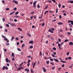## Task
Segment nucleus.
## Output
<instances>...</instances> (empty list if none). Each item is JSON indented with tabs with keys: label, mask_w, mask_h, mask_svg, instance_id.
I'll return each instance as SVG.
<instances>
[{
	"label": "nucleus",
	"mask_w": 73,
	"mask_h": 73,
	"mask_svg": "<svg viewBox=\"0 0 73 73\" xmlns=\"http://www.w3.org/2000/svg\"><path fill=\"white\" fill-rule=\"evenodd\" d=\"M2 36L3 37V38H5V41H7V42H9V40H8V39H7V38H6V37L5 36H4L3 35H2Z\"/></svg>",
	"instance_id": "f257e3e1"
},
{
	"label": "nucleus",
	"mask_w": 73,
	"mask_h": 73,
	"mask_svg": "<svg viewBox=\"0 0 73 73\" xmlns=\"http://www.w3.org/2000/svg\"><path fill=\"white\" fill-rule=\"evenodd\" d=\"M36 2H37L36 1L34 2L33 4L34 5H33V7H36Z\"/></svg>",
	"instance_id": "f03ea898"
},
{
	"label": "nucleus",
	"mask_w": 73,
	"mask_h": 73,
	"mask_svg": "<svg viewBox=\"0 0 73 73\" xmlns=\"http://www.w3.org/2000/svg\"><path fill=\"white\" fill-rule=\"evenodd\" d=\"M11 26H14V27H15L16 26V24L15 23H11Z\"/></svg>",
	"instance_id": "7ed1b4c3"
},
{
	"label": "nucleus",
	"mask_w": 73,
	"mask_h": 73,
	"mask_svg": "<svg viewBox=\"0 0 73 73\" xmlns=\"http://www.w3.org/2000/svg\"><path fill=\"white\" fill-rule=\"evenodd\" d=\"M13 3H15V4H18V2H17V1H15V0H13Z\"/></svg>",
	"instance_id": "20e7f679"
},
{
	"label": "nucleus",
	"mask_w": 73,
	"mask_h": 73,
	"mask_svg": "<svg viewBox=\"0 0 73 73\" xmlns=\"http://www.w3.org/2000/svg\"><path fill=\"white\" fill-rule=\"evenodd\" d=\"M49 32H50V33H53V31H52L50 29H49Z\"/></svg>",
	"instance_id": "39448f33"
},
{
	"label": "nucleus",
	"mask_w": 73,
	"mask_h": 73,
	"mask_svg": "<svg viewBox=\"0 0 73 73\" xmlns=\"http://www.w3.org/2000/svg\"><path fill=\"white\" fill-rule=\"evenodd\" d=\"M14 17H16L17 19H19L20 18V16L19 15H16L14 16Z\"/></svg>",
	"instance_id": "423d86ee"
},
{
	"label": "nucleus",
	"mask_w": 73,
	"mask_h": 73,
	"mask_svg": "<svg viewBox=\"0 0 73 73\" xmlns=\"http://www.w3.org/2000/svg\"><path fill=\"white\" fill-rule=\"evenodd\" d=\"M42 69H43V71L44 72H46V70L45 68L44 67H42Z\"/></svg>",
	"instance_id": "0eeeda50"
},
{
	"label": "nucleus",
	"mask_w": 73,
	"mask_h": 73,
	"mask_svg": "<svg viewBox=\"0 0 73 73\" xmlns=\"http://www.w3.org/2000/svg\"><path fill=\"white\" fill-rule=\"evenodd\" d=\"M69 44L70 45H73V43L72 42H69Z\"/></svg>",
	"instance_id": "6e6552de"
},
{
	"label": "nucleus",
	"mask_w": 73,
	"mask_h": 73,
	"mask_svg": "<svg viewBox=\"0 0 73 73\" xmlns=\"http://www.w3.org/2000/svg\"><path fill=\"white\" fill-rule=\"evenodd\" d=\"M15 13V11H13L10 13V15H13V13Z\"/></svg>",
	"instance_id": "1a4fd4ad"
},
{
	"label": "nucleus",
	"mask_w": 73,
	"mask_h": 73,
	"mask_svg": "<svg viewBox=\"0 0 73 73\" xmlns=\"http://www.w3.org/2000/svg\"><path fill=\"white\" fill-rule=\"evenodd\" d=\"M54 61H55L56 62H59V61L57 59H56L55 58H54Z\"/></svg>",
	"instance_id": "9d476101"
},
{
	"label": "nucleus",
	"mask_w": 73,
	"mask_h": 73,
	"mask_svg": "<svg viewBox=\"0 0 73 73\" xmlns=\"http://www.w3.org/2000/svg\"><path fill=\"white\" fill-rule=\"evenodd\" d=\"M68 25L70 27V28H72V27L73 26H72V24L69 23Z\"/></svg>",
	"instance_id": "9b49d317"
},
{
	"label": "nucleus",
	"mask_w": 73,
	"mask_h": 73,
	"mask_svg": "<svg viewBox=\"0 0 73 73\" xmlns=\"http://www.w3.org/2000/svg\"><path fill=\"white\" fill-rule=\"evenodd\" d=\"M58 24L59 25H62L63 24V23H62V22H58Z\"/></svg>",
	"instance_id": "f8f14e48"
},
{
	"label": "nucleus",
	"mask_w": 73,
	"mask_h": 73,
	"mask_svg": "<svg viewBox=\"0 0 73 73\" xmlns=\"http://www.w3.org/2000/svg\"><path fill=\"white\" fill-rule=\"evenodd\" d=\"M23 67H21L20 68H19L18 69V70H21V69H23Z\"/></svg>",
	"instance_id": "ddd939ff"
},
{
	"label": "nucleus",
	"mask_w": 73,
	"mask_h": 73,
	"mask_svg": "<svg viewBox=\"0 0 73 73\" xmlns=\"http://www.w3.org/2000/svg\"><path fill=\"white\" fill-rule=\"evenodd\" d=\"M18 30H19V31H21V32H22V31H23V30H22V29H21L20 28H18Z\"/></svg>",
	"instance_id": "4468645a"
},
{
	"label": "nucleus",
	"mask_w": 73,
	"mask_h": 73,
	"mask_svg": "<svg viewBox=\"0 0 73 73\" xmlns=\"http://www.w3.org/2000/svg\"><path fill=\"white\" fill-rule=\"evenodd\" d=\"M48 11H46L45 12L44 15H46V14L47 13H48Z\"/></svg>",
	"instance_id": "2eb2a0df"
},
{
	"label": "nucleus",
	"mask_w": 73,
	"mask_h": 73,
	"mask_svg": "<svg viewBox=\"0 0 73 73\" xmlns=\"http://www.w3.org/2000/svg\"><path fill=\"white\" fill-rule=\"evenodd\" d=\"M35 65H36V62H35L33 65V68H35Z\"/></svg>",
	"instance_id": "dca6fc26"
},
{
	"label": "nucleus",
	"mask_w": 73,
	"mask_h": 73,
	"mask_svg": "<svg viewBox=\"0 0 73 73\" xmlns=\"http://www.w3.org/2000/svg\"><path fill=\"white\" fill-rule=\"evenodd\" d=\"M6 61L7 62H8V58H6Z\"/></svg>",
	"instance_id": "f3484780"
},
{
	"label": "nucleus",
	"mask_w": 73,
	"mask_h": 73,
	"mask_svg": "<svg viewBox=\"0 0 73 73\" xmlns=\"http://www.w3.org/2000/svg\"><path fill=\"white\" fill-rule=\"evenodd\" d=\"M27 57L28 58H31V59H32V58H32V57L31 56H27Z\"/></svg>",
	"instance_id": "a211bd4d"
},
{
	"label": "nucleus",
	"mask_w": 73,
	"mask_h": 73,
	"mask_svg": "<svg viewBox=\"0 0 73 73\" xmlns=\"http://www.w3.org/2000/svg\"><path fill=\"white\" fill-rule=\"evenodd\" d=\"M23 63V62H22V63L20 64V65H19V66H21V65H22Z\"/></svg>",
	"instance_id": "6ab92c4d"
},
{
	"label": "nucleus",
	"mask_w": 73,
	"mask_h": 73,
	"mask_svg": "<svg viewBox=\"0 0 73 73\" xmlns=\"http://www.w3.org/2000/svg\"><path fill=\"white\" fill-rule=\"evenodd\" d=\"M14 36L12 37V38L11 39V41H13V39H14Z\"/></svg>",
	"instance_id": "aec40b11"
},
{
	"label": "nucleus",
	"mask_w": 73,
	"mask_h": 73,
	"mask_svg": "<svg viewBox=\"0 0 73 73\" xmlns=\"http://www.w3.org/2000/svg\"><path fill=\"white\" fill-rule=\"evenodd\" d=\"M6 27H9V25L8 24L6 25Z\"/></svg>",
	"instance_id": "412c9836"
},
{
	"label": "nucleus",
	"mask_w": 73,
	"mask_h": 73,
	"mask_svg": "<svg viewBox=\"0 0 73 73\" xmlns=\"http://www.w3.org/2000/svg\"><path fill=\"white\" fill-rule=\"evenodd\" d=\"M25 70L26 71H27V72H29V70L28 69H25Z\"/></svg>",
	"instance_id": "4be33fe9"
},
{
	"label": "nucleus",
	"mask_w": 73,
	"mask_h": 73,
	"mask_svg": "<svg viewBox=\"0 0 73 73\" xmlns=\"http://www.w3.org/2000/svg\"><path fill=\"white\" fill-rule=\"evenodd\" d=\"M58 9H56V13H58Z\"/></svg>",
	"instance_id": "5701e85b"
},
{
	"label": "nucleus",
	"mask_w": 73,
	"mask_h": 73,
	"mask_svg": "<svg viewBox=\"0 0 73 73\" xmlns=\"http://www.w3.org/2000/svg\"><path fill=\"white\" fill-rule=\"evenodd\" d=\"M30 44H32L33 43V41H31L29 42Z\"/></svg>",
	"instance_id": "b1692460"
},
{
	"label": "nucleus",
	"mask_w": 73,
	"mask_h": 73,
	"mask_svg": "<svg viewBox=\"0 0 73 73\" xmlns=\"http://www.w3.org/2000/svg\"><path fill=\"white\" fill-rule=\"evenodd\" d=\"M30 49H32L33 48V46H31L29 47Z\"/></svg>",
	"instance_id": "393cba45"
},
{
	"label": "nucleus",
	"mask_w": 73,
	"mask_h": 73,
	"mask_svg": "<svg viewBox=\"0 0 73 73\" xmlns=\"http://www.w3.org/2000/svg\"><path fill=\"white\" fill-rule=\"evenodd\" d=\"M5 69V66H4L3 68V70H4V69Z\"/></svg>",
	"instance_id": "a878e982"
},
{
	"label": "nucleus",
	"mask_w": 73,
	"mask_h": 73,
	"mask_svg": "<svg viewBox=\"0 0 73 73\" xmlns=\"http://www.w3.org/2000/svg\"><path fill=\"white\" fill-rule=\"evenodd\" d=\"M52 49L53 50H56V48L55 47H54V48H53Z\"/></svg>",
	"instance_id": "bb28decb"
},
{
	"label": "nucleus",
	"mask_w": 73,
	"mask_h": 73,
	"mask_svg": "<svg viewBox=\"0 0 73 73\" xmlns=\"http://www.w3.org/2000/svg\"><path fill=\"white\" fill-rule=\"evenodd\" d=\"M46 62L47 64H49V61H47Z\"/></svg>",
	"instance_id": "cd10ccee"
},
{
	"label": "nucleus",
	"mask_w": 73,
	"mask_h": 73,
	"mask_svg": "<svg viewBox=\"0 0 73 73\" xmlns=\"http://www.w3.org/2000/svg\"><path fill=\"white\" fill-rule=\"evenodd\" d=\"M2 20H3V22H4V21H5V18H3L2 19Z\"/></svg>",
	"instance_id": "c85d7f7f"
},
{
	"label": "nucleus",
	"mask_w": 73,
	"mask_h": 73,
	"mask_svg": "<svg viewBox=\"0 0 73 73\" xmlns=\"http://www.w3.org/2000/svg\"><path fill=\"white\" fill-rule=\"evenodd\" d=\"M48 8V6L46 7H45L44 8V9H46Z\"/></svg>",
	"instance_id": "c756f323"
},
{
	"label": "nucleus",
	"mask_w": 73,
	"mask_h": 73,
	"mask_svg": "<svg viewBox=\"0 0 73 73\" xmlns=\"http://www.w3.org/2000/svg\"><path fill=\"white\" fill-rule=\"evenodd\" d=\"M14 56H15V54H14V53H12V57H14Z\"/></svg>",
	"instance_id": "7c9ffc66"
},
{
	"label": "nucleus",
	"mask_w": 73,
	"mask_h": 73,
	"mask_svg": "<svg viewBox=\"0 0 73 73\" xmlns=\"http://www.w3.org/2000/svg\"><path fill=\"white\" fill-rule=\"evenodd\" d=\"M5 69H6V70H8V67L6 66L5 67Z\"/></svg>",
	"instance_id": "2f4dec72"
},
{
	"label": "nucleus",
	"mask_w": 73,
	"mask_h": 73,
	"mask_svg": "<svg viewBox=\"0 0 73 73\" xmlns=\"http://www.w3.org/2000/svg\"><path fill=\"white\" fill-rule=\"evenodd\" d=\"M56 21V19L53 20L52 21V22H55Z\"/></svg>",
	"instance_id": "473e14b6"
},
{
	"label": "nucleus",
	"mask_w": 73,
	"mask_h": 73,
	"mask_svg": "<svg viewBox=\"0 0 73 73\" xmlns=\"http://www.w3.org/2000/svg\"><path fill=\"white\" fill-rule=\"evenodd\" d=\"M40 57H41V56H42V53H41V52H40Z\"/></svg>",
	"instance_id": "72a5a7b5"
},
{
	"label": "nucleus",
	"mask_w": 73,
	"mask_h": 73,
	"mask_svg": "<svg viewBox=\"0 0 73 73\" xmlns=\"http://www.w3.org/2000/svg\"><path fill=\"white\" fill-rule=\"evenodd\" d=\"M31 62V60H29L28 61V62H29H29Z\"/></svg>",
	"instance_id": "f704fd0d"
},
{
	"label": "nucleus",
	"mask_w": 73,
	"mask_h": 73,
	"mask_svg": "<svg viewBox=\"0 0 73 73\" xmlns=\"http://www.w3.org/2000/svg\"><path fill=\"white\" fill-rule=\"evenodd\" d=\"M71 24H72V25H73V21H71Z\"/></svg>",
	"instance_id": "c9c22d12"
},
{
	"label": "nucleus",
	"mask_w": 73,
	"mask_h": 73,
	"mask_svg": "<svg viewBox=\"0 0 73 73\" xmlns=\"http://www.w3.org/2000/svg\"><path fill=\"white\" fill-rule=\"evenodd\" d=\"M70 53V52H68L66 54L67 55H69Z\"/></svg>",
	"instance_id": "e433bc0d"
},
{
	"label": "nucleus",
	"mask_w": 73,
	"mask_h": 73,
	"mask_svg": "<svg viewBox=\"0 0 73 73\" xmlns=\"http://www.w3.org/2000/svg\"><path fill=\"white\" fill-rule=\"evenodd\" d=\"M52 57H55V56L54 55L52 54Z\"/></svg>",
	"instance_id": "4c0bfd02"
},
{
	"label": "nucleus",
	"mask_w": 73,
	"mask_h": 73,
	"mask_svg": "<svg viewBox=\"0 0 73 73\" xmlns=\"http://www.w3.org/2000/svg\"><path fill=\"white\" fill-rule=\"evenodd\" d=\"M59 18L60 19H62V17H61V15H60Z\"/></svg>",
	"instance_id": "58836bf2"
},
{
	"label": "nucleus",
	"mask_w": 73,
	"mask_h": 73,
	"mask_svg": "<svg viewBox=\"0 0 73 73\" xmlns=\"http://www.w3.org/2000/svg\"><path fill=\"white\" fill-rule=\"evenodd\" d=\"M59 8H60L61 7V4H58Z\"/></svg>",
	"instance_id": "ea45409f"
},
{
	"label": "nucleus",
	"mask_w": 73,
	"mask_h": 73,
	"mask_svg": "<svg viewBox=\"0 0 73 73\" xmlns=\"http://www.w3.org/2000/svg\"><path fill=\"white\" fill-rule=\"evenodd\" d=\"M67 41H68V39H66L64 40V42H66Z\"/></svg>",
	"instance_id": "a19ab883"
},
{
	"label": "nucleus",
	"mask_w": 73,
	"mask_h": 73,
	"mask_svg": "<svg viewBox=\"0 0 73 73\" xmlns=\"http://www.w3.org/2000/svg\"><path fill=\"white\" fill-rule=\"evenodd\" d=\"M14 11H16L17 10V8H16V7H15L14 9Z\"/></svg>",
	"instance_id": "79ce46f5"
},
{
	"label": "nucleus",
	"mask_w": 73,
	"mask_h": 73,
	"mask_svg": "<svg viewBox=\"0 0 73 73\" xmlns=\"http://www.w3.org/2000/svg\"><path fill=\"white\" fill-rule=\"evenodd\" d=\"M37 8H40V5H37Z\"/></svg>",
	"instance_id": "37998d69"
},
{
	"label": "nucleus",
	"mask_w": 73,
	"mask_h": 73,
	"mask_svg": "<svg viewBox=\"0 0 73 73\" xmlns=\"http://www.w3.org/2000/svg\"><path fill=\"white\" fill-rule=\"evenodd\" d=\"M19 12H17L16 13H15V15H18V14H19Z\"/></svg>",
	"instance_id": "c03bdc74"
},
{
	"label": "nucleus",
	"mask_w": 73,
	"mask_h": 73,
	"mask_svg": "<svg viewBox=\"0 0 73 73\" xmlns=\"http://www.w3.org/2000/svg\"><path fill=\"white\" fill-rule=\"evenodd\" d=\"M68 59L69 60H71L72 59V57H68Z\"/></svg>",
	"instance_id": "a18cd8bd"
},
{
	"label": "nucleus",
	"mask_w": 73,
	"mask_h": 73,
	"mask_svg": "<svg viewBox=\"0 0 73 73\" xmlns=\"http://www.w3.org/2000/svg\"><path fill=\"white\" fill-rule=\"evenodd\" d=\"M6 10L7 11H9V8H7L6 9Z\"/></svg>",
	"instance_id": "49530a36"
},
{
	"label": "nucleus",
	"mask_w": 73,
	"mask_h": 73,
	"mask_svg": "<svg viewBox=\"0 0 73 73\" xmlns=\"http://www.w3.org/2000/svg\"><path fill=\"white\" fill-rule=\"evenodd\" d=\"M28 36H30V37H31V35L30 34L28 33Z\"/></svg>",
	"instance_id": "de8ad7c7"
},
{
	"label": "nucleus",
	"mask_w": 73,
	"mask_h": 73,
	"mask_svg": "<svg viewBox=\"0 0 73 73\" xmlns=\"http://www.w3.org/2000/svg\"><path fill=\"white\" fill-rule=\"evenodd\" d=\"M61 44H58V47H59L60 46H61Z\"/></svg>",
	"instance_id": "09e8293b"
},
{
	"label": "nucleus",
	"mask_w": 73,
	"mask_h": 73,
	"mask_svg": "<svg viewBox=\"0 0 73 73\" xmlns=\"http://www.w3.org/2000/svg\"><path fill=\"white\" fill-rule=\"evenodd\" d=\"M49 13H53V11H49Z\"/></svg>",
	"instance_id": "8fccbe9b"
},
{
	"label": "nucleus",
	"mask_w": 73,
	"mask_h": 73,
	"mask_svg": "<svg viewBox=\"0 0 73 73\" xmlns=\"http://www.w3.org/2000/svg\"><path fill=\"white\" fill-rule=\"evenodd\" d=\"M6 45H7V46H8V45H9V43H7L6 44Z\"/></svg>",
	"instance_id": "3c124183"
},
{
	"label": "nucleus",
	"mask_w": 73,
	"mask_h": 73,
	"mask_svg": "<svg viewBox=\"0 0 73 73\" xmlns=\"http://www.w3.org/2000/svg\"><path fill=\"white\" fill-rule=\"evenodd\" d=\"M58 40L59 42H61V39L60 38H59L58 39Z\"/></svg>",
	"instance_id": "603ef678"
},
{
	"label": "nucleus",
	"mask_w": 73,
	"mask_h": 73,
	"mask_svg": "<svg viewBox=\"0 0 73 73\" xmlns=\"http://www.w3.org/2000/svg\"><path fill=\"white\" fill-rule=\"evenodd\" d=\"M35 13V11H33V12H32L31 13V15H32V14H34Z\"/></svg>",
	"instance_id": "864d4df0"
},
{
	"label": "nucleus",
	"mask_w": 73,
	"mask_h": 73,
	"mask_svg": "<svg viewBox=\"0 0 73 73\" xmlns=\"http://www.w3.org/2000/svg\"><path fill=\"white\" fill-rule=\"evenodd\" d=\"M45 25V23H43L42 24V27H44Z\"/></svg>",
	"instance_id": "5fc2aeb1"
},
{
	"label": "nucleus",
	"mask_w": 73,
	"mask_h": 73,
	"mask_svg": "<svg viewBox=\"0 0 73 73\" xmlns=\"http://www.w3.org/2000/svg\"><path fill=\"white\" fill-rule=\"evenodd\" d=\"M65 28L66 31H68V27H65Z\"/></svg>",
	"instance_id": "6e6d98bb"
},
{
	"label": "nucleus",
	"mask_w": 73,
	"mask_h": 73,
	"mask_svg": "<svg viewBox=\"0 0 73 73\" xmlns=\"http://www.w3.org/2000/svg\"><path fill=\"white\" fill-rule=\"evenodd\" d=\"M52 1L54 2V3H56V1L55 0H52Z\"/></svg>",
	"instance_id": "4d7b16f0"
},
{
	"label": "nucleus",
	"mask_w": 73,
	"mask_h": 73,
	"mask_svg": "<svg viewBox=\"0 0 73 73\" xmlns=\"http://www.w3.org/2000/svg\"><path fill=\"white\" fill-rule=\"evenodd\" d=\"M15 39H16L17 40H19L18 38H15Z\"/></svg>",
	"instance_id": "13d9d810"
},
{
	"label": "nucleus",
	"mask_w": 73,
	"mask_h": 73,
	"mask_svg": "<svg viewBox=\"0 0 73 73\" xmlns=\"http://www.w3.org/2000/svg\"><path fill=\"white\" fill-rule=\"evenodd\" d=\"M13 19H10V22H11V21H13Z\"/></svg>",
	"instance_id": "bf43d9fd"
},
{
	"label": "nucleus",
	"mask_w": 73,
	"mask_h": 73,
	"mask_svg": "<svg viewBox=\"0 0 73 73\" xmlns=\"http://www.w3.org/2000/svg\"><path fill=\"white\" fill-rule=\"evenodd\" d=\"M33 16H32L31 17V20H32L33 19Z\"/></svg>",
	"instance_id": "052dcab7"
},
{
	"label": "nucleus",
	"mask_w": 73,
	"mask_h": 73,
	"mask_svg": "<svg viewBox=\"0 0 73 73\" xmlns=\"http://www.w3.org/2000/svg\"><path fill=\"white\" fill-rule=\"evenodd\" d=\"M17 50H19V51H21V49L19 48H17Z\"/></svg>",
	"instance_id": "680f3d73"
},
{
	"label": "nucleus",
	"mask_w": 73,
	"mask_h": 73,
	"mask_svg": "<svg viewBox=\"0 0 73 73\" xmlns=\"http://www.w3.org/2000/svg\"><path fill=\"white\" fill-rule=\"evenodd\" d=\"M51 30L52 31H54V28H51Z\"/></svg>",
	"instance_id": "e2e57ef3"
},
{
	"label": "nucleus",
	"mask_w": 73,
	"mask_h": 73,
	"mask_svg": "<svg viewBox=\"0 0 73 73\" xmlns=\"http://www.w3.org/2000/svg\"><path fill=\"white\" fill-rule=\"evenodd\" d=\"M62 45H64V42H62V43L61 44V46H62Z\"/></svg>",
	"instance_id": "0e129e2a"
},
{
	"label": "nucleus",
	"mask_w": 73,
	"mask_h": 73,
	"mask_svg": "<svg viewBox=\"0 0 73 73\" xmlns=\"http://www.w3.org/2000/svg\"><path fill=\"white\" fill-rule=\"evenodd\" d=\"M22 48H23L24 46H25V44H22Z\"/></svg>",
	"instance_id": "69168bd1"
},
{
	"label": "nucleus",
	"mask_w": 73,
	"mask_h": 73,
	"mask_svg": "<svg viewBox=\"0 0 73 73\" xmlns=\"http://www.w3.org/2000/svg\"><path fill=\"white\" fill-rule=\"evenodd\" d=\"M67 34H68V35H71V33L70 32H68L67 33Z\"/></svg>",
	"instance_id": "338daca9"
},
{
	"label": "nucleus",
	"mask_w": 73,
	"mask_h": 73,
	"mask_svg": "<svg viewBox=\"0 0 73 73\" xmlns=\"http://www.w3.org/2000/svg\"><path fill=\"white\" fill-rule=\"evenodd\" d=\"M70 3H73V1H70Z\"/></svg>",
	"instance_id": "774afa93"
}]
</instances>
